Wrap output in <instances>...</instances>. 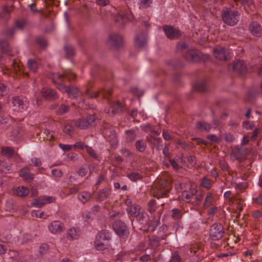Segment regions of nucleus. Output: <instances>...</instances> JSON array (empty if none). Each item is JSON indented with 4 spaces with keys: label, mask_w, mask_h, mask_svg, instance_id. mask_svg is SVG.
Here are the masks:
<instances>
[{
    "label": "nucleus",
    "mask_w": 262,
    "mask_h": 262,
    "mask_svg": "<svg viewBox=\"0 0 262 262\" xmlns=\"http://www.w3.org/2000/svg\"><path fill=\"white\" fill-rule=\"evenodd\" d=\"M13 106L17 108L18 111H22L26 106L24 102L19 96H14L12 98Z\"/></svg>",
    "instance_id": "6ab92c4d"
},
{
    "label": "nucleus",
    "mask_w": 262,
    "mask_h": 262,
    "mask_svg": "<svg viewBox=\"0 0 262 262\" xmlns=\"http://www.w3.org/2000/svg\"><path fill=\"white\" fill-rule=\"evenodd\" d=\"M125 18H126L129 20H131L133 18V15L132 14H127L126 13L123 14L122 15L119 14V15L116 18V21H119L120 19H121L124 21Z\"/></svg>",
    "instance_id": "09e8293b"
},
{
    "label": "nucleus",
    "mask_w": 262,
    "mask_h": 262,
    "mask_svg": "<svg viewBox=\"0 0 262 262\" xmlns=\"http://www.w3.org/2000/svg\"><path fill=\"white\" fill-rule=\"evenodd\" d=\"M31 215L33 217L41 219H46L47 216V215L45 214L44 212L40 210H33L31 212Z\"/></svg>",
    "instance_id": "c03bdc74"
},
{
    "label": "nucleus",
    "mask_w": 262,
    "mask_h": 262,
    "mask_svg": "<svg viewBox=\"0 0 262 262\" xmlns=\"http://www.w3.org/2000/svg\"><path fill=\"white\" fill-rule=\"evenodd\" d=\"M116 233L120 237L124 238L128 234V230H114Z\"/></svg>",
    "instance_id": "680f3d73"
},
{
    "label": "nucleus",
    "mask_w": 262,
    "mask_h": 262,
    "mask_svg": "<svg viewBox=\"0 0 262 262\" xmlns=\"http://www.w3.org/2000/svg\"><path fill=\"white\" fill-rule=\"evenodd\" d=\"M214 202V198L211 193H208L205 198L204 203V207L208 208L213 204Z\"/></svg>",
    "instance_id": "2f4dec72"
},
{
    "label": "nucleus",
    "mask_w": 262,
    "mask_h": 262,
    "mask_svg": "<svg viewBox=\"0 0 262 262\" xmlns=\"http://www.w3.org/2000/svg\"><path fill=\"white\" fill-rule=\"evenodd\" d=\"M136 149L140 152H144L146 148V144L143 139L138 140L135 143Z\"/></svg>",
    "instance_id": "a878e982"
},
{
    "label": "nucleus",
    "mask_w": 262,
    "mask_h": 262,
    "mask_svg": "<svg viewBox=\"0 0 262 262\" xmlns=\"http://www.w3.org/2000/svg\"><path fill=\"white\" fill-rule=\"evenodd\" d=\"M10 10L8 7L6 6H4L2 11L0 13V23L1 21L6 23L10 17Z\"/></svg>",
    "instance_id": "aec40b11"
},
{
    "label": "nucleus",
    "mask_w": 262,
    "mask_h": 262,
    "mask_svg": "<svg viewBox=\"0 0 262 262\" xmlns=\"http://www.w3.org/2000/svg\"><path fill=\"white\" fill-rule=\"evenodd\" d=\"M49 199V196H41L37 199H33L31 201V204L32 206L40 208L46 203V201Z\"/></svg>",
    "instance_id": "dca6fc26"
},
{
    "label": "nucleus",
    "mask_w": 262,
    "mask_h": 262,
    "mask_svg": "<svg viewBox=\"0 0 262 262\" xmlns=\"http://www.w3.org/2000/svg\"><path fill=\"white\" fill-rule=\"evenodd\" d=\"M2 154L8 159L11 158L14 154V150L11 147H3L1 148Z\"/></svg>",
    "instance_id": "393cba45"
},
{
    "label": "nucleus",
    "mask_w": 262,
    "mask_h": 262,
    "mask_svg": "<svg viewBox=\"0 0 262 262\" xmlns=\"http://www.w3.org/2000/svg\"><path fill=\"white\" fill-rule=\"evenodd\" d=\"M127 139L130 141H133L136 138V135L133 130H128L126 132Z\"/></svg>",
    "instance_id": "bf43d9fd"
},
{
    "label": "nucleus",
    "mask_w": 262,
    "mask_h": 262,
    "mask_svg": "<svg viewBox=\"0 0 262 262\" xmlns=\"http://www.w3.org/2000/svg\"><path fill=\"white\" fill-rule=\"evenodd\" d=\"M0 50L2 52L7 55L11 54V49L10 45L7 38L0 39Z\"/></svg>",
    "instance_id": "2eb2a0df"
},
{
    "label": "nucleus",
    "mask_w": 262,
    "mask_h": 262,
    "mask_svg": "<svg viewBox=\"0 0 262 262\" xmlns=\"http://www.w3.org/2000/svg\"><path fill=\"white\" fill-rule=\"evenodd\" d=\"M249 29L254 36L260 37L262 36V26L258 22H251L249 24Z\"/></svg>",
    "instance_id": "9d476101"
},
{
    "label": "nucleus",
    "mask_w": 262,
    "mask_h": 262,
    "mask_svg": "<svg viewBox=\"0 0 262 262\" xmlns=\"http://www.w3.org/2000/svg\"><path fill=\"white\" fill-rule=\"evenodd\" d=\"M41 95L44 99L48 100L49 98V89L47 88H43L41 91Z\"/></svg>",
    "instance_id": "13d9d810"
},
{
    "label": "nucleus",
    "mask_w": 262,
    "mask_h": 262,
    "mask_svg": "<svg viewBox=\"0 0 262 262\" xmlns=\"http://www.w3.org/2000/svg\"><path fill=\"white\" fill-rule=\"evenodd\" d=\"M86 146L83 142L79 141L73 144V147L76 149H83L85 148H86Z\"/></svg>",
    "instance_id": "6e6d98bb"
},
{
    "label": "nucleus",
    "mask_w": 262,
    "mask_h": 262,
    "mask_svg": "<svg viewBox=\"0 0 262 262\" xmlns=\"http://www.w3.org/2000/svg\"><path fill=\"white\" fill-rule=\"evenodd\" d=\"M122 106L119 102H116L112 105V110L113 114L119 113L121 111Z\"/></svg>",
    "instance_id": "a18cd8bd"
},
{
    "label": "nucleus",
    "mask_w": 262,
    "mask_h": 262,
    "mask_svg": "<svg viewBox=\"0 0 262 262\" xmlns=\"http://www.w3.org/2000/svg\"><path fill=\"white\" fill-rule=\"evenodd\" d=\"M183 212L181 209L174 208L171 210V216L174 220H179L182 216Z\"/></svg>",
    "instance_id": "c9c22d12"
},
{
    "label": "nucleus",
    "mask_w": 262,
    "mask_h": 262,
    "mask_svg": "<svg viewBox=\"0 0 262 262\" xmlns=\"http://www.w3.org/2000/svg\"><path fill=\"white\" fill-rule=\"evenodd\" d=\"M64 52L67 57L69 58L72 57L75 53L74 48L70 46L64 47Z\"/></svg>",
    "instance_id": "37998d69"
},
{
    "label": "nucleus",
    "mask_w": 262,
    "mask_h": 262,
    "mask_svg": "<svg viewBox=\"0 0 262 262\" xmlns=\"http://www.w3.org/2000/svg\"><path fill=\"white\" fill-rule=\"evenodd\" d=\"M191 201L189 203H191L194 206H198L201 203L204 197V193L201 192L200 193H195L193 195Z\"/></svg>",
    "instance_id": "412c9836"
},
{
    "label": "nucleus",
    "mask_w": 262,
    "mask_h": 262,
    "mask_svg": "<svg viewBox=\"0 0 262 262\" xmlns=\"http://www.w3.org/2000/svg\"><path fill=\"white\" fill-rule=\"evenodd\" d=\"M78 198L80 202L84 204L91 200L92 195L88 191H83L78 195Z\"/></svg>",
    "instance_id": "c85d7f7f"
},
{
    "label": "nucleus",
    "mask_w": 262,
    "mask_h": 262,
    "mask_svg": "<svg viewBox=\"0 0 262 262\" xmlns=\"http://www.w3.org/2000/svg\"><path fill=\"white\" fill-rule=\"evenodd\" d=\"M63 131L66 134L69 135H71L74 133V129L71 125L69 124H65L64 125Z\"/></svg>",
    "instance_id": "3c124183"
},
{
    "label": "nucleus",
    "mask_w": 262,
    "mask_h": 262,
    "mask_svg": "<svg viewBox=\"0 0 262 262\" xmlns=\"http://www.w3.org/2000/svg\"><path fill=\"white\" fill-rule=\"evenodd\" d=\"M69 110V105H66L64 104L61 105L58 108V113L60 115H62L68 112Z\"/></svg>",
    "instance_id": "864d4df0"
},
{
    "label": "nucleus",
    "mask_w": 262,
    "mask_h": 262,
    "mask_svg": "<svg viewBox=\"0 0 262 262\" xmlns=\"http://www.w3.org/2000/svg\"><path fill=\"white\" fill-rule=\"evenodd\" d=\"M86 149L87 152L89 154V155L91 157H92L95 159L97 158V156L95 151L92 147H89V146L87 145L86 146Z\"/></svg>",
    "instance_id": "052dcab7"
},
{
    "label": "nucleus",
    "mask_w": 262,
    "mask_h": 262,
    "mask_svg": "<svg viewBox=\"0 0 262 262\" xmlns=\"http://www.w3.org/2000/svg\"><path fill=\"white\" fill-rule=\"evenodd\" d=\"M201 185L203 188L209 189L212 186L211 180L206 177H204L201 179Z\"/></svg>",
    "instance_id": "473e14b6"
},
{
    "label": "nucleus",
    "mask_w": 262,
    "mask_h": 262,
    "mask_svg": "<svg viewBox=\"0 0 262 262\" xmlns=\"http://www.w3.org/2000/svg\"><path fill=\"white\" fill-rule=\"evenodd\" d=\"M76 77L75 74L71 71H67L63 74L58 73H54L52 75L50 74V79L54 83H57V88L62 92H66L69 97L71 98H75L81 95V93L78 89L75 87H67L61 82L63 79L66 78L69 81L73 80Z\"/></svg>",
    "instance_id": "f257e3e1"
},
{
    "label": "nucleus",
    "mask_w": 262,
    "mask_h": 262,
    "mask_svg": "<svg viewBox=\"0 0 262 262\" xmlns=\"http://www.w3.org/2000/svg\"><path fill=\"white\" fill-rule=\"evenodd\" d=\"M36 43L41 49H45L48 47V39L43 36H37L36 38Z\"/></svg>",
    "instance_id": "bb28decb"
},
{
    "label": "nucleus",
    "mask_w": 262,
    "mask_h": 262,
    "mask_svg": "<svg viewBox=\"0 0 262 262\" xmlns=\"http://www.w3.org/2000/svg\"><path fill=\"white\" fill-rule=\"evenodd\" d=\"M49 249V246L46 244H42L39 248V253L41 256L45 254Z\"/></svg>",
    "instance_id": "4d7b16f0"
},
{
    "label": "nucleus",
    "mask_w": 262,
    "mask_h": 262,
    "mask_svg": "<svg viewBox=\"0 0 262 262\" xmlns=\"http://www.w3.org/2000/svg\"><path fill=\"white\" fill-rule=\"evenodd\" d=\"M194 88L199 92H204L206 89V83L204 81L198 82L195 84Z\"/></svg>",
    "instance_id": "e433bc0d"
},
{
    "label": "nucleus",
    "mask_w": 262,
    "mask_h": 262,
    "mask_svg": "<svg viewBox=\"0 0 262 262\" xmlns=\"http://www.w3.org/2000/svg\"><path fill=\"white\" fill-rule=\"evenodd\" d=\"M91 83H89L85 91V95L90 98H106L107 96L112 93V90L110 89H99L97 91L92 92L91 90Z\"/></svg>",
    "instance_id": "423d86ee"
},
{
    "label": "nucleus",
    "mask_w": 262,
    "mask_h": 262,
    "mask_svg": "<svg viewBox=\"0 0 262 262\" xmlns=\"http://www.w3.org/2000/svg\"><path fill=\"white\" fill-rule=\"evenodd\" d=\"M196 127L200 131L209 132L211 128V125L210 124L204 121L197 122Z\"/></svg>",
    "instance_id": "cd10ccee"
},
{
    "label": "nucleus",
    "mask_w": 262,
    "mask_h": 262,
    "mask_svg": "<svg viewBox=\"0 0 262 262\" xmlns=\"http://www.w3.org/2000/svg\"><path fill=\"white\" fill-rule=\"evenodd\" d=\"M52 175L56 178L61 177L62 176V171L59 168H54L51 170Z\"/></svg>",
    "instance_id": "5fc2aeb1"
},
{
    "label": "nucleus",
    "mask_w": 262,
    "mask_h": 262,
    "mask_svg": "<svg viewBox=\"0 0 262 262\" xmlns=\"http://www.w3.org/2000/svg\"><path fill=\"white\" fill-rule=\"evenodd\" d=\"M239 15L238 11L226 8L222 11V18L225 24L233 26L238 22Z\"/></svg>",
    "instance_id": "20e7f679"
},
{
    "label": "nucleus",
    "mask_w": 262,
    "mask_h": 262,
    "mask_svg": "<svg viewBox=\"0 0 262 262\" xmlns=\"http://www.w3.org/2000/svg\"><path fill=\"white\" fill-rule=\"evenodd\" d=\"M107 43L115 49L120 48L123 45V38L117 33H112L110 35Z\"/></svg>",
    "instance_id": "6e6552de"
},
{
    "label": "nucleus",
    "mask_w": 262,
    "mask_h": 262,
    "mask_svg": "<svg viewBox=\"0 0 262 262\" xmlns=\"http://www.w3.org/2000/svg\"><path fill=\"white\" fill-rule=\"evenodd\" d=\"M157 209L156 202L154 200H151L148 203V211L150 212H155Z\"/></svg>",
    "instance_id": "8fccbe9b"
},
{
    "label": "nucleus",
    "mask_w": 262,
    "mask_h": 262,
    "mask_svg": "<svg viewBox=\"0 0 262 262\" xmlns=\"http://www.w3.org/2000/svg\"><path fill=\"white\" fill-rule=\"evenodd\" d=\"M111 194V189L108 188H104L100 190L97 194V199L99 201H103L108 198Z\"/></svg>",
    "instance_id": "a211bd4d"
},
{
    "label": "nucleus",
    "mask_w": 262,
    "mask_h": 262,
    "mask_svg": "<svg viewBox=\"0 0 262 262\" xmlns=\"http://www.w3.org/2000/svg\"><path fill=\"white\" fill-rule=\"evenodd\" d=\"M75 124L76 127L81 129H85L90 127L89 123L86 119L84 118H80L75 120Z\"/></svg>",
    "instance_id": "5701e85b"
},
{
    "label": "nucleus",
    "mask_w": 262,
    "mask_h": 262,
    "mask_svg": "<svg viewBox=\"0 0 262 262\" xmlns=\"http://www.w3.org/2000/svg\"><path fill=\"white\" fill-rule=\"evenodd\" d=\"M154 189V195L159 198L167 196L170 189V185L165 180L158 181L155 183Z\"/></svg>",
    "instance_id": "39448f33"
},
{
    "label": "nucleus",
    "mask_w": 262,
    "mask_h": 262,
    "mask_svg": "<svg viewBox=\"0 0 262 262\" xmlns=\"http://www.w3.org/2000/svg\"><path fill=\"white\" fill-rule=\"evenodd\" d=\"M27 65L30 70L35 72L38 68L36 61L34 59H29L27 62Z\"/></svg>",
    "instance_id": "72a5a7b5"
},
{
    "label": "nucleus",
    "mask_w": 262,
    "mask_h": 262,
    "mask_svg": "<svg viewBox=\"0 0 262 262\" xmlns=\"http://www.w3.org/2000/svg\"><path fill=\"white\" fill-rule=\"evenodd\" d=\"M147 39L145 33H141L137 35L135 40V46L137 47L141 48L143 47L146 43Z\"/></svg>",
    "instance_id": "f3484780"
},
{
    "label": "nucleus",
    "mask_w": 262,
    "mask_h": 262,
    "mask_svg": "<svg viewBox=\"0 0 262 262\" xmlns=\"http://www.w3.org/2000/svg\"><path fill=\"white\" fill-rule=\"evenodd\" d=\"M254 0H240V3L245 8L253 5Z\"/></svg>",
    "instance_id": "338daca9"
},
{
    "label": "nucleus",
    "mask_w": 262,
    "mask_h": 262,
    "mask_svg": "<svg viewBox=\"0 0 262 262\" xmlns=\"http://www.w3.org/2000/svg\"><path fill=\"white\" fill-rule=\"evenodd\" d=\"M111 236L106 230H100L96 236L94 247L97 251H104L110 246Z\"/></svg>",
    "instance_id": "7ed1b4c3"
},
{
    "label": "nucleus",
    "mask_w": 262,
    "mask_h": 262,
    "mask_svg": "<svg viewBox=\"0 0 262 262\" xmlns=\"http://www.w3.org/2000/svg\"><path fill=\"white\" fill-rule=\"evenodd\" d=\"M127 178L133 182L140 180L142 178V175L139 172H132L127 175Z\"/></svg>",
    "instance_id": "f704fd0d"
},
{
    "label": "nucleus",
    "mask_w": 262,
    "mask_h": 262,
    "mask_svg": "<svg viewBox=\"0 0 262 262\" xmlns=\"http://www.w3.org/2000/svg\"><path fill=\"white\" fill-rule=\"evenodd\" d=\"M207 138L210 141L214 143H218L220 141V139L216 135L213 134L208 135L207 136Z\"/></svg>",
    "instance_id": "774afa93"
},
{
    "label": "nucleus",
    "mask_w": 262,
    "mask_h": 262,
    "mask_svg": "<svg viewBox=\"0 0 262 262\" xmlns=\"http://www.w3.org/2000/svg\"><path fill=\"white\" fill-rule=\"evenodd\" d=\"M0 125L2 126L1 128L3 129H7L10 126L8 119L0 116Z\"/></svg>",
    "instance_id": "de8ad7c7"
},
{
    "label": "nucleus",
    "mask_w": 262,
    "mask_h": 262,
    "mask_svg": "<svg viewBox=\"0 0 262 262\" xmlns=\"http://www.w3.org/2000/svg\"><path fill=\"white\" fill-rule=\"evenodd\" d=\"M163 31L166 36L169 39H177L181 36V32L179 29L170 26H164Z\"/></svg>",
    "instance_id": "0eeeda50"
},
{
    "label": "nucleus",
    "mask_w": 262,
    "mask_h": 262,
    "mask_svg": "<svg viewBox=\"0 0 262 262\" xmlns=\"http://www.w3.org/2000/svg\"><path fill=\"white\" fill-rule=\"evenodd\" d=\"M16 28L13 27L12 28H6L1 32V36L5 37V38L8 39V38L12 37L15 33Z\"/></svg>",
    "instance_id": "b1692460"
},
{
    "label": "nucleus",
    "mask_w": 262,
    "mask_h": 262,
    "mask_svg": "<svg viewBox=\"0 0 262 262\" xmlns=\"http://www.w3.org/2000/svg\"><path fill=\"white\" fill-rule=\"evenodd\" d=\"M14 192L19 196L25 197L29 194V190L27 187L22 186L17 188Z\"/></svg>",
    "instance_id": "7c9ffc66"
},
{
    "label": "nucleus",
    "mask_w": 262,
    "mask_h": 262,
    "mask_svg": "<svg viewBox=\"0 0 262 262\" xmlns=\"http://www.w3.org/2000/svg\"><path fill=\"white\" fill-rule=\"evenodd\" d=\"M232 69L234 71L240 73L245 72L247 70V66L242 60H238L234 61L232 64Z\"/></svg>",
    "instance_id": "4468645a"
},
{
    "label": "nucleus",
    "mask_w": 262,
    "mask_h": 262,
    "mask_svg": "<svg viewBox=\"0 0 262 262\" xmlns=\"http://www.w3.org/2000/svg\"><path fill=\"white\" fill-rule=\"evenodd\" d=\"M80 236V230H68L67 237L69 239H75Z\"/></svg>",
    "instance_id": "4c0bfd02"
},
{
    "label": "nucleus",
    "mask_w": 262,
    "mask_h": 262,
    "mask_svg": "<svg viewBox=\"0 0 262 262\" xmlns=\"http://www.w3.org/2000/svg\"><path fill=\"white\" fill-rule=\"evenodd\" d=\"M224 234V230H211L210 236L212 240L216 241L221 239Z\"/></svg>",
    "instance_id": "c756f323"
},
{
    "label": "nucleus",
    "mask_w": 262,
    "mask_h": 262,
    "mask_svg": "<svg viewBox=\"0 0 262 262\" xmlns=\"http://www.w3.org/2000/svg\"><path fill=\"white\" fill-rule=\"evenodd\" d=\"M229 51L228 49L223 47H218L214 50L213 55L216 58L221 60H226L229 55Z\"/></svg>",
    "instance_id": "1a4fd4ad"
},
{
    "label": "nucleus",
    "mask_w": 262,
    "mask_h": 262,
    "mask_svg": "<svg viewBox=\"0 0 262 262\" xmlns=\"http://www.w3.org/2000/svg\"><path fill=\"white\" fill-rule=\"evenodd\" d=\"M128 215L132 217H137L142 211V208L137 204H135L129 208H126L125 209Z\"/></svg>",
    "instance_id": "ddd939ff"
},
{
    "label": "nucleus",
    "mask_w": 262,
    "mask_h": 262,
    "mask_svg": "<svg viewBox=\"0 0 262 262\" xmlns=\"http://www.w3.org/2000/svg\"><path fill=\"white\" fill-rule=\"evenodd\" d=\"M198 192V190L195 188L190 189L189 190L182 191L180 196V199L185 203H189L191 201L193 195Z\"/></svg>",
    "instance_id": "f8f14e48"
},
{
    "label": "nucleus",
    "mask_w": 262,
    "mask_h": 262,
    "mask_svg": "<svg viewBox=\"0 0 262 262\" xmlns=\"http://www.w3.org/2000/svg\"><path fill=\"white\" fill-rule=\"evenodd\" d=\"M35 6V4L32 3L29 5L31 11H32L34 13L40 12L41 13V16L43 18H47L48 17V14L42 11V9L38 10L36 9H34V7Z\"/></svg>",
    "instance_id": "79ce46f5"
},
{
    "label": "nucleus",
    "mask_w": 262,
    "mask_h": 262,
    "mask_svg": "<svg viewBox=\"0 0 262 262\" xmlns=\"http://www.w3.org/2000/svg\"><path fill=\"white\" fill-rule=\"evenodd\" d=\"M9 92V89L6 84L0 83V97H3Z\"/></svg>",
    "instance_id": "ea45409f"
},
{
    "label": "nucleus",
    "mask_w": 262,
    "mask_h": 262,
    "mask_svg": "<svg viewBox=\"0 0 262 262\" xmlns=\"http://www.w3.org/2000/svg\"><path fill=\"white\" fill-rule=\"evenodd\" d=\"M125 224L120 220L115 221L113 224V229H125Z\"/></svg>",
    "instance_id": "58836bf2"
},
{
    "label": "nucleus",
    "mask_w": 262,
    "mask_h": 262,
    "mask_svg": "<svg viewBox=\"0 0 262 262\" xmlns=\"http://www.w3.org/2000/svg\"><path fill=\"white\" fill-rule=\"evenodd\" d=\"M152 0H139L138 4L140 9H145L149 7Z\"/></svg>",
    "instance_id": "a19ab883"
},
{
    "label": "nucleus",
    "mask_w": 262,
    "mask_h": 262,
    "mask_svg": "<svg viewBox=\"0 0 262 262\" xmlns=\"http://www.w3.org/2000/svg\"><path fill=\"white\" fill-rule=\"evenodd\" d=\"M128 255V252H121L118 255H117V260H120L121 261L126 260V259H127V255Z\"/></svg>",
    "instance_id": "0e129e2a"
},
{
    "label": "nucleus",
    "mask_w": 262,
    "mask_h": 262,
    "mask_svg": "<svg viewBox=\"0 0 262 262\" xmlns=\"http://www.w3.org/2000/svg\"><path fill=\"white\" fill-rule=\"evenodd\" d=\"M181 259L177 252L172 254L170 262H181Z\"/></svg>",
    "instance_id": "e2e57ef3"
},
{
    "label": "nucleus",
    "mask_w": 262,
    "mask_h": 262,
    "mask_svg": "<svg viewBox=\"0 0 262 262\" xmlns=\"http://www.w3.org/2000/svg\"><path fill=\"white\" fill-rule=\"evenodd\" d=\"M87 121L89 123V126H94L96 124L97 118L94 115H89L86 116Z\"/></svg>",
    "instance_id": "49530a36"
},
{
    "label": "nucleus",
    "mask_w": 262,
    "mask_h": 262,
    "mask_svg": "<svg viewBox=\"0 0 262 262\" xmlns=\"http://www.w3.org/2000/svg\"><path fill=\"white\" fill-rule=\"evenodd\" d=\"M242 149L241 147L236 146L232 148L231 153V157L233 160H235L239 159L242 157Z\"/></svg>",
    "instance_id": "4be33fe9"
},
{
    "label": "nucleus",
    "mask_w": 262,
    "mask_h": 262,
    "mask_svg": "<svg viewBox=\"0 0 262 262\" xmlns=\"http://www.w3.org/2000/svg\"><path fill=\"white\" fill-rule=\"evenodd\" d=\"M103 134L105 135L106 138L109 140L112 144H116L117 142L115 132L113 127H110L106 125L104 127Z\"/></svg>",
    "instance_id": "9b49d317"
},
{
    "label": "nucleus",
    "mask_w": 262,
    "mask_h": 262,
    "mask_svg": "<svg viewBox=\"0 0 262 262\" xmlns=\"http://www.w3.org/2000/svg\"><path fill=\"white\" fill-rule=\"evenodd\" d=\"M178 51H181L185 59L189 61L198 62L202 58V53L196 50L189 47L184 41L179 42L177 46Z\"/></svg>",
    "instance_id": "f03ea898"
},
{
    "label": "nucleus",
    "mask_w": 262,
    "mask_h": 262,
    "mask_svg": "<svg viewBox=\"0 0 262 262\" xmlns=\"http://www.w3.org/2000/svg\"><path fill=\"white\" fill-rule=\"evenodd\" d=\"M59 146L64 151H70L73 147V145L62 144H59Z\"/></svg>",
    "instance_id": "69168bd1"
},
{
    "label": "nucleus",
    "mask_w": 262,
    "mask_h": 262,
    "mask_svg": "<svg viewBox=\"0 0 262 262\" xmlns=\"http://www.w3.org/2000/svg\"><path fill=\"white\" fill-rule=\"evenodd\" d=\"M26 25V20L25 19H21L20 20H16L15 21V25L17 29L19 30H23L24 26Z\"/></svg>",
    "instance_id": "603ef678"
}]
</instances>
